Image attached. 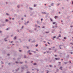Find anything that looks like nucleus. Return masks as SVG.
Instances as JSON below:
<instances>
[{
	"mask_svg": "<svg viewBox=\"0 0 73 73\" xmlns=\"http://www.w3.org/2000/svg\"><path fill=\"white\" fill-rule=\"evenodd\" d=\"M53 40H54V38H56V36H54L53 37Z\"/></svg>",
	"mask_w": 73,
	"mask_h": 73,
	"instance_id": "nucleus-1",
	"label": "nucleus"
},
{
	"mask_svg": "<svg viewBox=\"0 0 73 73\" xmlns=\"http://www.w3.org/2000/svg\"><path fill=\"white\" fill-rule=\"evenodd\" d=\"M61 37V35H59V36H58V37Z\"/></svg>",
	"mask_w": 73,
	"mask_h": 73,
	"instance_id": "nucleus-2",
	"label": "nucleus"
},
{
	"mask_svg": "<svg viewBox=\"0 0 73 73\" xmlns=\"http://www.w3.org/2000/svg\"><path fill=\"white\" fill-rule=\"evenodd\" d=\"M14 40H16V37L15 36V37H14Z\"/></svg>",
	"mask_w": 73,
	"mask_h": 73,
	"instance_id": "nucleus-3",
	"label": "nucleus"
},
{
	"mask_svg": "<svg viewBox=\"0 0 73 73\" xmlns=\"http://www.w3.org/2000/svg\"><path fill=\"white\" fill-rule=\"evenodd\" d=\"M54 5V3H52L51 4V5H52V6H53Z\"/></svg>",
	"mask_w": 73,
	"mask_h": 73,
	"instance_id": "nucleus-4",
	"label": "nucleus"
},
{
	"mask_svg": "<svg viewBox=\"0 0 73 73\" xmlns=\"http://www.w3.org/2000/svg\"><path fill=\"white\" fill-rule=\"evenodd\" d=\"M58 16H55V18L56 19V18H58Z\"/></svg>",
	"mask_w": 73,
	"mask_h": 73,
	"instance_id": "nucleus-5",
	"label": "nucleus"
},
{
	"mask_svg": "<svg viewBox=\"0 0 73 73\" xmlns=\"http://www.w3.org/2000/svg\"><path fill=\"white\" fill-rule=\"evenodd\" d=\"M50 20H51V21H53V20L51 18L50 19Z\"/></svg>",
	"mask_w": 73,
	"mask_h": 73,
	"instance_id": "nucleus-6",
	"label": "nucleus"
},
{
	"mask_svg": "<svg viewBox=\"0 0 73 73\" xmlns=\"http://www.w3.org/2000/svg\"><path fill=\"white\" fill-rule=\"evenodd\" d=\"M29 9H30V10H32V8L29 7Z\"/></svg>",
	"mask_w": 73,
	"mask_h": 73,
	"instance_id": "nucleus-7",
	"label": "nucleus"
},
{
	"mask_svg": "<svg viewBox=\"0 0 73 73\" xmlns=\"http://www.w3.org/2000/svg\"><path fill=\"white\" fill-rule=\"evenodd\" d=\"M53 24H56V23L55 22H53L52 23Z\"/></svg>",
	"mask_w": 73,
	"mask_h": 73,
	"instance_id": "nucleus-8",
	"label": "nucleus"
},
{
	"mask_svg": "<svg viewBox=\"0 0 73 73\" xmlns=\"http://www.w3.org/2000/svg\"><path fill=\"white\" fill-rule=\"evenodd\" d=\"M32 52H35V53H36V52L34 51H31Z\"/></svg>",
	"mask_w": 73,
	"mask_h": 73,
	"instance_id": "nucleus-9",
	"label": "nucleus"
},
{
	"mask_svg": "<svg viewBox=\"0 0 73 73\" xmlns=\"http://www.w3.org/2000/svg\"><path fill=\"white\" fill-rule=\"evenodd\" d=\"M70 44H72V45H73V42H71Z\"/></svg>",
	"mask_w": 73,
	"mask_h": 73,
	"instance_id": "nucleus-10",
	"label": "nucleus"
},
{
	"mask_svg": "<svg viewBox=\"0 0 73 73\" xmlns=\"http://www.w3.org/2000/svg\"><path fill=\"white\" fill-rule=\"evenodd\" d=\"M62 67H60V69H61V70H62Z\"/></svg>",
	"mask_w": 73,
	"mask_h": 73,
	"instance_id": "nucleus-11",
	"label": "nucleus"
},
{
	"mask_svg": "<svg viewBox=\"0 0 73 73\" xmlns=\"http://www.w3.org/2000/svg\"><path fill=\"white\" fill-rule=\"evenodd\" d=\"M6 21H8V19H6L5 20Z\"/></svg>",
	"mask_w": 73,
	"mask_h": 73,
	"instance_id": "nucleus-12",
	"label": "nucleus"
},
{
	"mask_svg": "<svg viewBox=\"0 0 73 73\" xmlns=\"http://www.w3.org/2000/svg\"><path fill=\"white\" fill-rule=\"evenodd\" d=\"M6 15H9V14L8 13H6Z\"/></svg>",
	"mask_w": 73,
	"mask_h": 73,
	"instance_id": "nucleus-13",
	"label": "nucleus"
},
{
	"mask_svg": "<svg viewBox=\"0 0 73 73\" xmlns=\"http://www.w3.org/2000/svg\"><path fill=\"white\" fill-rule=\"evenodd\" d=\"M29 54H30V55H31L32 54V53H29Z\"/></svg>",
	"mask_w": 73,
	"mask_h": 73,
	"instance_id": "nucleus-14",
	"label": "nucleus"
},
{
	"mask_svg": "<svg viewBox=\"0 0 73 73\" xmlns=\"http://www.w3.org/2000/svg\"><path fill=\"white\" fill-rule=\"evenodd\" d=\"M29 52H30V50H29L27 52V53H29Z\"/></svg>",
	"mask_w": 73,
	"mask_h": 73,
	"instance_id": "nucleus-15",
	"label": "nucleus"
},
{
	"mask_svg": "<svg viewBox=\"0 0 73 73\" xmlns=\"http://www.w3.org/2000/svg\"><path fill=\"white\" fill-rule=\"evenodd\" d=\"M34 65H36V63H34Z\"/></svg>",
	"mask_w": 73,
	"mask_h": 73,
	"instance_id": "nucleus-16",
	"label": "nucleus"
},
{
	"mask_svg": "<svg viewBox=\"0 0 73 73\" xmlns=\"http://www.w3.org/2000/svg\"><path fill=\"white\" fill-rule=\"evenodd\" d=\"M64 39H66V37H64Z\"/></svg>",
	"mask_w": 73,
	"mask_h": 73,
	"instance_id": "nucleus-17",
	"label": "nucleus"
},
{
	"mask_svg": "<svg viewBox=\"0 0 73 73\" xmlns=\"http://www.w3.org/2000/svg\"><path fill=\"white\" fill-rule=\"evenodd\" d=\"M38 46V44H37L36 45V47H37Z\"/></svg>",
	"mask_w": 73,
	"mask_h": 73,
	"instance_id": "nucleus-18",
	"label": "nucleus"
},
{
	"mask_svg": "<svg viewBox=\"0 0 73 73\" xmlns=\"http://www.w3.org/2000/svg\"><path fill=\"white\" fill-rule=\"evenodd\" d=\"M46 33H49V32H46Z\"/></svg>",
	"mask_w": 73,
	"mask_h": 73,
	"instance_id": "nucleus-19",
	"label": "nucleus"
},
{
	"mask_svg": "<svg viewBox=\"0 0 73 73\" xmlns=\"http://www.w3.org/2000/svg\"><path fill=\"white\" fill-rule=\"evenodd\" d=\"M55 59L56 60H58V58H55Z\"/></svg>",
	"mask_w": 73,
	"mask_h": 73,
	"instance_id": "nucleus-20",
	"label": "nucleus"
},
{
	"mask_svg": "<svg viewBox=\"0 0 73 73\" xmlns=\"http://www.w3.org/2000/svg\"><path fill=\"white\" fill-rule=\"evenodd\" d=\"M6 31H7V30H8V28H7L6 29Z\"/></svg>",
	"mask_w": 73,
	"mask_h": 73,
	"instance_id": "nucleus-21",
	"label": "nucleus"
},
{
	"mask_svg": "<svg viewBox=\"0 0 73 73\" xmlns=\"http://www.w3.org/2000/svg\"><path fill=\"white\" fill-rule=\"evenodd\" d=\"M41 21H42V20H43V19H41Z\"/></svg>",
	"mask_w": 73,
	"mask_h": 73,
	"instance_id": "nucleus-22",
	"label": "nucleus"
},
{
	"mask_svg": "<svg viewBox=\"0 0 73 73\" xmlns=\"http://www.w3.org/2000/svg\"><path fill=\"white\" fill-rule=\"evenodd\" d=\"M71 28H72V27H73V26H70Z\"/></svg>",
	"mask_w": 73,
	"mask_h": 73,
	"instance_id": "nucleus-23",
	"label": "nucleus"
},
{
	"mask_svg": "<svg viewBox=\"0 0 73 73\" xmlns=\"http://www.w3.org/2000/svg\"><path fill=\"white\" fill-rule=\"evenodd\" d=\"M24 58H26V56H24Z\"/></svg>",
	"mask_w": 73,
	"mask_h": 73,
	"instance_id": "nucleus-24",
	"label": "nucleus"
},
{
	"mask_svg": "<svg viewBox=\"0 0 73 73\" xmlns=\"http://www.w3.org/2000/svg\"><path fill=\"white\" fill-rule=\"evenodd\" d=\"M36 5H34V7H36Z\"/></svg>",
	"mask_w": 73,
	"mask_h": 73,
	"instance_id": "nucleus-25",
	"label": "nucleus"
},
{
	"mask_svg": "<svg viewBox=\"0 0 73 73\" xmlns=\"http://www.w3.org/2000/svg\"><path fill=\"white\" fill-rule=\"evenodd\" d=\"M48 44H50V43H49V42H48Z\"/></svg>",
	"mask_w": 73,
	"mask_h": 73,
	"instance_id": "nucleus-26",
	"label": "nucleus"
},
{
	"mask_svg": "<svg viewBox=\"0 0 73 73\" xmlns=\"http://www.w3.org/2000/svg\"><path fill=\"white\" fill-rule=\"evenodd\" d=\"M17 7H18V8H19V6H17Z\"/></svg>",
	"mask_w": 73,
	"mask_h": 73,
	"instance_id": "nucleus-27",
	"label": "nucleus"
},
{
	"mask_svg": "<svg viewBox=\"0 0 73 73\" xmlns=\"http://www.w3.org/2000/svg\"><path fill=\"white\" fill-rule=\"evenodd\" d=\"M50 67H52V65H50Z\"/></svg>",
	"mask_w": 73,
	"mask_h": 73,
	"instance_id": "nucleus-28",
	"label": "nucleus"
},
{
	"mask_svg": "<svg viewBox=\"0 0 73 73\" xmlns=\"http://www.w3.org/2000/svg\"><path fill=\"white\" fill-rule=\"evenodd\" d=\"M19 51L20 52H21V50H19Z\"/></svg>",
	"mask_w": 73,
	"mask_h": 73,
	"instance_id": "nucleus-29",
	"label": "nucleus"
},
{
	"mask_svg": "<svg viewBox=\"0 0 73 73\" xmlns=\"http://www.w3.org/2000/svg\"><path fill=\"white\" fill-rule=\"evenodd\" d=\"M29 23V21H27V24H28V23Z\"/></svg>",
	"mask_w": 73,
	"mask_h": 73,
	"instance_id": "nucleus-30",
	"label": "nucleus"
},
{
	"mask_svg": "<svg viewBox=\"0 0 73 73\" xmlns=\"http://www.w3.org/2000/svg\"><path fill=\"white\" fill-rule=\"evenodd\" d=\"M70 53H71V54H73V52H70Z\"/></svg>",
	"mask_w": 73,
	"mask_h": 73,
	"instance_id": "nucleus-31",
	"label": "nucleus"
},
{
	"mask_svg": "<svg viewBox=\"0 0 73 73\" xmlns=\"http://www.w3.org/2000/svg\"><path fill=\"white\" fill-rule=\"evenodd\" d=\"M55 57H57V55H55Z\"/></svg>",
	"mask_w": 73,
	"mask_h": 73,
	"instance_id": "nucleus-32",
	"label": "nucleus"
},
{
	"mask_svg": "<svg viewBox=\"0 0 73 73\" xmlns=\"http://www.w3.org/2000/svg\"><path fill=\"white\" fill-rule=\"evenodd\" d=\"M45 28V27H42V28Z\"/></svg>",
	"mask_w": 73,
	"mask_h": 73,
	"instance_id": "nucleus-33",
	"label": "nucleus"
},
{
	"mask_svg": "<svg viewBox=\"0 0 73 73\" xmlns=\"http://www.w3.org/2000/svg\"><path fill=\"white\" fill-rule=\"evenodd\" d=\"M38 28H40V26H38Z\"/></svg>",
	"mask_w": 73,
	"mask_h": 73,
	"instance_id": "nucleus-34",
	"label": "nucleus"
},
{
	"mask_svg": "<svg viewBox=\"0 0 73 73\" xmlns=\"http://www.w3.org/2000/svg\"><path fill=\"white\" fill-rule=\"evenodd\" d=\"M29 73V72H27V73Z\"/></svg>",
	"mask_w": 73,
	"mask_h": 73,
	"instance_id": "nucleus-35",
	"label": "nucleus"
},
{
	"mask_svg": "<svg viewBox=\"0 0 73 73\" xmlns=\"http://www.w3.org/2000/svg\"><path fill=\"white\" fill-rule=\"evenodd\" d=\"M49 50H51V48H49Z\"/></svg>",
	"mask_w": 73,
	"mask_h": 73,
	"instance_id": "nucleus-36",
	"label": "nucleus"
},
{
	"mask_svg": "<svg viewBox=\"0 0 73 73\" xmlns=\"http://www.w3.org/2000/svg\"><path fill=\"white\" fill-rule=\"evenodd\" d=\"M45 45H46V46H47V45H46V44Z\"/></svg>",
	"mask_w": 73,
	"mask_h": 73,
	"instance_id": "nucleus-37",
	"label": "nucleus"
},
{
	"mask_svg": "<svg viewBox=\"0 0 73 73\" xmlns=\"http://www.w3.org/2000/svg\"><path fill=\"white\" fill-rule=\"evenodd\" d=\"M16 64H17V63H18V62H16Z\"/></svg>",
	"mask_w": 73,
	"mask_h": 73,
	"instance_id": "nucleus-38",
	"label": "nucleus"
},
{
	"mask_svg": "<svg viewBox=\"0 0 73 73\" xmlns=\"http://www.w3.org/2000/svg\"><path fill=\"white\" fill-rule=\"evenodd\" d=\"M21 20H23V18H22Z\"/></svg>",
	"mask_w": 73,
	"mask_h": 73,
	"instance_id": "nucleus-39",
	"label": "nucleus"
},
{
	"mask_svg": "<svg viewBox=\"0 0 73 73\" xmlns=\"http://www.w3.org/2000/svg\"><path fill=\"white\" fill-rule=\"evenodd\" d=\"M59 64H61V62H59Z\"/></svg>",
	"mask_w": 73,
	"mask_h": 73,
	"instance_id": "nucleus-40",
	"label": "nucleus"
},
{
	"mask_svg": "<svg viewBox=\"0 0 73 73\" xmlns=\"http://www.w3.org/2000/svg\"><path fill=\"white\" fill-rule=\"evenodd\" d=\"M23 28V26H22V28Z\"/></svg>",
	"mask_w": 73,
	"mask_h": 73,
	"instance_id": "nucleus-41",
	"label": "nucleus"
},
{
	"mask_svg": "<svg viewBox=\"0 0 73 73\" xmlns=\"http://www.w3.org/2000/svg\"><path fill=\"white\" fill-rule=\"evenodd\" d=\"M9 19H10V20H11V18H9Z\"/></svg>",
	"mask_w": 73,
	"mask_h": 73,
	"instance_id": "nucleus-42",
	"label": "nucleus"
},
{
	"mask_svg": "<svg viewBox=\"0 0 73 73\" xmlns=\"http://www.w3.org/2000/svg\"><path fill=\"white\" fill-rule=\"evenodd\" d=\"M21 64H22V63H23V62H21L20 63Z\"/></svg>",
	"mask_w": 73,
	"mask_h": 73,
	"instance_id": "nucleus-43",
	"label": "nucleus"
},
{
	"mask_svg": "<svg viewBox=\"0 0 73 73\" xmlns=\"http://www.w3.org/2000/svg\"><path fill=\"white\" fill-rule=\"evenodd\" d=\"M12 42H13L12 41H11V43H12Z\"/></svg>",
	"mask_w": 73,
	"mask_h": 73,
	"instance_id": "nucleus-44",
	"label": "nucleus"
},
{
	"mask_svg": "<svg viewBox=\"0 0 73 73\" xmlns=\"http://www.w3.org/2000/svg\"><path fill=\"white\" fill-rule=\"evenodd\" d=\"M7 56H9V54H8Z\"/></svg>",
	"mask_w": 73,
	"mask_h": 73,
	"instance_id": "nucleus-45",
	"label": "nucleus"
},
{
	"mask_svg": "<svg viewBox=\"0 0 73 73\" xmlns=\"http://www.w3.org/2000/svg\"><path fill=\"white\" fill-rule=\"evenodd\" d=\"M25 17H26V15H25Z\"/></svg>",
	"mask_w": 73,
	"mask_h": 73,
	"instance_id": "nucleus-46",
	"label": "nucleus"
},
{
	"mask_svg": "<svg viewBox=\"0 0 73 73\" xmlns=\"http://www.w3.org/2000/svg\"><path fill=\"white\" fill-rule=\"evenodd\" d=\"M55 48V47L54 46L53 47V48Z\"/></svg>",
	"mask_w": 73,
	"mask_h": 73,
	"instance_id": "nucleus-47",
	"label": "nucleus"
},
{
	"mask_svg": "<svg viewBox=\"0 0 73 73\" xmlns=\"http://www.w3.org/2000/svg\"><path fill=\"white\" fill-rule=\"evenodd\" d=\"M72 4H73V2H72Z\"/></svg>",
	"mask_w": 73,
	"mask_h": 73,
	"instance_id": "nucleus-48",
	"label": "nucleus"
},
{
	"mask_svg": "<svg viewBox=\"0 0 73 73\" xmlns=\"http://www.w3.org/2000/svg\"><path fill=\"white\" fill-rule=\"evenodd\" d=\"M14 19V18H13L12 19V20H13Z\"/></svg>",
	"mask_w": 73,
	"mask_h": 73,
	"instance_id": "nucleus-49",
	"label": "nucleus"
},
{
	"mask_svg": "<svg viewBox=\"0 0 73 73\" xmlns=\"http://www.w3.org/2000/svg\"><path fill=\"white\" fill-rule=\"evenodd\" d=\"M0 33H1V31H0Z\"/></svg>",
	"mask_w": 73,
	"mask_h": 73,
	"instance_id": "nucleus-50",
	"label": "nucleus"
},
{
	"mask_svg": "<svg viewBox=\"0 0 73 73\" xmlns=\"http://www.w3.org/2000/svg\"><path fill=\"white\" fill-rule=\"evenodd\" d=\"M61 60H62V61H63V59H61Z\"/></svg>",
	"mask_w": 73,
	"mask_h": 73,
	"instance_id": "nucleus-51",
	"label": "nucleus"
},
{
	"mask_svg": "<svg viewBox=\"0 0 73 73\" xmlns=\"http://www.w3.org/2000/svg\"><path fill=\"white\" fill-rule=\"evenodd\" d=\"M46 42V41H44L43 42Z\"/></svg>",
	"mask_w": 73,
	"mask_h": 73,
	"instance_id": "nucleus-52",
	"label": "nucleus"
},
{
	"mask_svg": "<svg viewBox=\"0 0 73 73\" xmlns=\"http://www.w3.org/2000/svg\"><path fill=\"white\" fill-rule=\"evenodd\" d=\"M60 49H61V47H60Z\"/></svg>",
	"mask_w": 73,
	"mask_h": 73,
	"instance_id": "nucleus-53",
	"label": "nucleus"
},
{
	"mask_svg": "<svg viewBox=\"0 0 73 73\" xmlns=\"http://www.w3.org/2000/svg\"><path fill=\"white\" fill-rule=\"evenodd\" d=\"M70 63H71V61H70Z\"/></svg>",
	"mask_w": 73,
	"mask_h": 73,
	"instance_id": "nucleus-54",
	"label": "nucleus"
},
{
	"mask_svg": "<svg viewBox=\"0 0 73 73\" xmlns=\"http://www.w3.org/2000/svg\"><path fill=\"white\" fill-rule=\"evenodd\" d=\"M6 4H7V2H6Z\"/></svg>",
	"mask_w": 73,
	"mask_h": 73,
	"instance_id": "nucleus-55",
	"label": "nucleus"
},
{
	"mask_svg": "<svg viewBox=\"0 0 73 73\" xmlns=\"http://www.w3.org/2000/svg\"><path fill=\"white\" fill-rule=\"evenodd\" d=\"M45 5H46V4H45Z\"/></svg>",
	"mask_w": 73,
	"mask_h": 73,
	"instance_id": "nucleus-56",
	"label": "nucleus"
},
{
	"mask_svg": "<svg viewBox=\"0 0 73 73\" xmlns=\"http://www.w3.org/2000/svg\"><path fill=\"white\" fill-rule=\"evenodd\" d=\"M10 63H9V65H10Z\"/></svg>",
	"mask_w": 73,
	"mask_h": 73,
	"instance_id": "nucleus-57",
	"label": "nucleus"
},
{
	"mask_svg": "<svg viewBox=\"0 0 73 73\" xmlns=\"http://www.w3.org/2000/svg\"><path fill=\"white\" fill-rule=\"evenodd\" d=\"M27 48L28 49V47H27Z\"/></svg>",
	"mask_w": 73,
	"mask_h": 73,
	"instance_id": "nucleus-58",
	"label": "nucleus"
},
{
	"mask_svg": "<svg viewBox=\"0 0 73 73\" xmlns=\"http://www.w3.org/2000/svg\"><path fill=\"white\" fill-rule=\"evenodd\" d=\"M29 41H30V40H29Z\"/></svg>",
	"mask_w": 73,
	"mask_h": 73,
	"instance_id": "nucleus-59",
	"label": "nucleus"
},
{
	"mask_svg": "<svg viewBox=\"0 0 73 73\" xmlns=\"http://www.w3.org/2000/svg\"><path fill=\"white\" fill-rule=\"evenodd\" d=\"M59 13H60V12H59Z\"/></svg>",
	"mask_w": 73,
	"mask_h": 73,
	"instance_id": "nucleus-60",
	"label": "nucleus"
},
{
	"mask_svg": "<svg viewBox=\"0 0 73 73\" xmlns=\"http://www.w3.org/2000/svg\"><path fill=\"white\" fill-rule=\"evenodd\" d=\"M64 63H65V64H66L67 63L66 62Z\"/></svg>",
	"mask_w": 73,
	"mask_h": 73,
	"instance_id": "nucleus-61",
	"label": "nucleus"
},
{
	"mask_svg": "<svg viewBox=\"0 0 73 73\" xmlns=\"http://www.w3.org/2000/svg\"><path fill=\"white\" fill-rule=\"evenodd\" d=\"M57 24H56V26H57Z\"/></svg>",
	"mask_w": 73,
	"mask_h": 73,
	"instance_id": "nucleus-62",
	"label": "nucleus"
},
{
	"mask_svg": "<svg viewBox=\"0 0 73 73\" xmlns=\"http://www.w3.org/2000/svg\"><path fill=\"white\" fill-rule=\"evenodd\" d=\"M72 49H73V47H72Z\"/></svg>",
	"mask_w": 73,
	"mask_h": 73,
	"instance_id": "nucleus-63",
	"label": "nucleus"
},
{
	"mask_svg": "<svg viewBox=\"0 0 73 73\" xmlns=\"http://www.w3.org/2000/svg\"><path fill=\"white\" fill-rule=\"evenodd\" d=\"M45 52H44V54H45Z\"/></svg>",
	"mask_w": 73,
	"mask_h": 73,
	"instance_id": "nucleus-64",
	"label": "nucleus"
}]
</instances>
